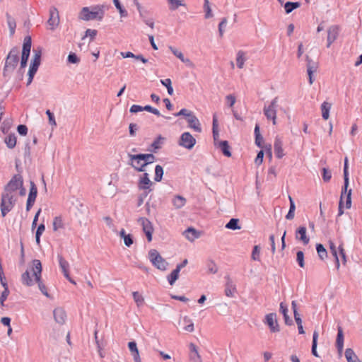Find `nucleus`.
Masks as SVG:
<instances>
[{
  "instance_id": "1",
  "label": "nucleus",
  "mask_w": 362,
  "mask_h": 362,
  "mask_svg": "<svg viewBox=\"0 0 362 362\" xmlns=\"http://www.w3.org/2000/svg\"><path fill=\"white\" fill-rule=\"evenodd\" d=\"M19 52L18 47H13L8 52L3 69V76L4 77L10 75L16 69L19 62Z\"/></svg>"
},
{
  "instance_id": "2",
  "label": "nucleus",
  "mask_w": 362,
  "mask_h": 362,
  "mask_svg": "<svg viewBox=\"0 0 362 362\" xmlns=\"http://www.w3.org/2000/svg\"><path fill=\"white\" fill-rule=\"evenodd\" d=\"M104 6H96L91 11L88 7H83L80 13V18L83 21L98 20L101 21L105 15Z\"/></svg>"
},
{
  "instance_id": "3",
  "label": "nucleus",
  "mask_w": 362,
  "mask_h": 362,
  "mask_svg": "<svg viewBox=\"0 0 362 362\" xmlns=\"http://www.w3.org/2000/svg\"><path fill=\"white\" fill-rule=\"evenodd\" d=\"M31 270L33 275L35 277V282L38 284L39 289L43 295L47 298H50V295L47 292L46 286L42 283L41 280L42 277V263L39 259H34L33 261V265Z\"/></svg>"
},
{
  "instance_id": "4",
  "label": "nucleus",
  "mask_w": 362,
  "mask_h": 362,
  "mask_svg": "<svg viewBox=\"0 0 362 362\" xmlns=\"http://www.w3.org/2000/svg\"><path fill=\"white\" fill-rule=\"evenodd\" d=\"M148 257L152 264L159 270L165 271L167 269L168 263L155 249H151L148 252Z\"/></svg>"
},
{
  "instance_id": "5",
  "label": "nucleus",
  "mask_w": 362,
  "mask_h": 362,
  "mask_svg": "<svg viewBox=\"0 0 362 362\" xmlns=\"http://www.w3.org/2000/svg\"><path fill=\"white\" fill-rule=\"evenodd\" d=\"M31 45V37L30 35L25 36L23 43V49L20 63V70L24 69L27 66L28 61L30 54Z\"/></svg>"
},
{
  "instance_id": "6",
  "label": "nucleus",
  "mask_w": 362,
  "mask_h": 362,
  "mask_svg": "<svg viewBox=\"0 0 362 362\" xmlns=\"http://www.w3.org/2000/svg\"><path fill=\"white\" fill-rule=\"evenodd\" d=\"M16 199L10 193H2L1 199V212L3 217L12 210L15 205Z\"/></svg>"
},
{
  "instance_id": "7",
  "label": "nucleus",
  "mask_w": 362,
  "mask_h": 362,
  "mask_svg": "<svg viewBox=\"0 0 362 362\" xmlns=\"http://www.w3.org/2000/svg\"><path fill=\"white\" fill-rule=\"evenodd\" d=\"M23 185V177L20 174L14 175L10 181L4 187V192L6 194L11 193L18 189L19 187Z\"/></svg>"
},
{
  "instance_id": "8",
  "label": "nucleus",
  "mask_w": 362,
  "mask_h": 362,
  "mask_svg": "<svg viewBox=\"0 0 362 362\" xmlns=\"http://www.w3.org/2000/svg\"><path fill=\"white\" fill-rule=\"evenodd\" d=\"M178 144L187 149H192L196 144V139L189 132H184L181 134Z\"/></svg>"
},
{
  "instance_id": "9",
  "label": "nucleus",
  "mask_w": 362,
  "mask_h": 362,
  "mask_svg": "<svg viewBox=\"0 0 362 362\" xmlns=\"http://www.w3.org/2000/svg\"><path fill=\"white\" fill-rule=\"evenodd\" d=\"M138 221L141 223L142 226V229L144 233H145L148 242H151L152 240V235L153 233V227L152 223L146 218H139Z\"/></svg>"
},
{
  "instance_id": "10",
  "label": "nucleus",
  "mask_w": 362,
  "mask_h": 362,
  "mask_svg": "<svg viewBox=\"0 0 362 362\" xmlns=\"http://www.w3.org/2000/svg\"><path fill=\"white\" fill-rule=\"evenodd\" d=\"M346 199V208L350 209L351 206V189L348 190L346 193H344V189L341 190V194L339 204V213L338 216H340L344 214L343 211V199Z\"/></svg>"
},
{
  "instance_id": "11",
  "label": "nucleus",
  "mask_w": 362,
  "mask_h": 362,
  "mask_svg": "<svg viewBox=\"0 0 362 362\" xmlns=\"http://www.w3.org/2000/svg\"><path fill=\"white\" fill-rule=\"evenodd\" d=\"M129 158V165H130L137 172L145 171L143 160L138 159V154H128Z\"/></svg>"
},
{
  "instance_id": "12",
  "label": "nucleus",
  "mask_w": 362,
  "mask_h": 362,
  "mask_svg": "<svg viewBox=\"0 0 362 362\" xmlns=\"http://www.w3.org/2000/svg\"><path fill=\"white\" fill-rule=\"evenodd\" d=\"M47 23L52 30H54L59 23V12L54 7L51 8L49 10V18L47 21Z\"/></svg>"
},
{
  "instance_id": "13",
  "label": "nucleus",
  "mask_w": 362,
  "mask_h": 362,
  "mask_svg": "<svg viewBox=\"0 0 362 362\" xmlns=\"http://www.w3.org/2000/svg\"><path fill=\"white\" fill-rule=\"evenodd\" d=\"M188 123V127L195 132L200 133L202 132V127L199 120L195 116V115L191 112V113L186 118Z\"/></svg>"
},
{
  "instance_id": "14",
  "label": "nucleus",
  "mask_w": 362,
  "mask_h": 362,
  "mask_svg": "<svg viewBox=\"0 0 362 362\" xmlns=\"http://www.w3.org/2000/svg\"><path fill=\"white\" fill-rule=\"evenodd\" d=\"M339 34V28L336 25H333L329 28L327 30V47H329L331 45L337 38Z\"/></svg>"
},
{
  "instance_id": "15",
  "label": "nucleus",
  "mask_w": 362,
  "mask_h": 362,
  "mask_svg": "<svg viewBox=\"0 0 362 362\" xmlns=\"http://www.w3.org/2000/svg\"><path fill=\"white\" fill-rule=\"evenodd\" d=\"M152 185H153V183L148 177V174L147 173H144L139 181V184H138L139 188L140 189H144V190L149 189V191H151V189L150 187Z\"/></svg>"
},
{
  "instance_id": "16",
  "label": "nucleus",
  "mask_w": 362,
  "mask_h": 362,
  "mask_svg": "<svg viewBox=\"0 0 362 362\" xmlns=\"http://www.w3.org/2000/svg\"><path fill=\"white\" fill-rule=\"evenodd\" d=\"M189 359L192 362H202L201 356L199 354L198 348L194 343L189 344Z\"/></svg>"
},
{
  "instance_id": "17",
  "label": "nucleus",
  "mask_w": 362,
  "mask_h": 362,
  "mask_svg": "<svg viewBox=\"0 0 362 362\" xmlns=\"http://www.w3.org/2000/svg\"><path fill=\"white\" fill-rule=\"evenodd\" d=\"M53 315L56 322L63 325L66 319L65 311L62 308H57L53 310Z\"/></svg>"
},
{
  "instance_id": "18",
  "label": "nucleus",
  "mask_w": 362,
  "mask_h": 362,
  "mask_svg": "<svg viewBox=\"0 0 362 362\" xmlns=\"http://www.w3.org/2000/svg\"><path fill=\"white\" fill-rule=\"evenodd\" d=\"M307 229L305 226H300L296 232V239L300 240L304 245L309 243L310 238L306 235Z\"/></svg>"
},
{
  "instance_id": "19",
  "label": "nucleus",
  "mask_w": 362,
  "mask_h": 362,
  "mask_svg": "<svg viewBox=\"0 0 362 362\" xmlns=\"http://www.w3.org/2000/svg\"><path fill=\"white\" fill-rule=\"evenodd\" d=\"M180 325L182 326V329L186 332H192L194 330V323L188 316H185L180 321Z\"/></svg>"
},
{
  "instance_id": "20",
  "label": "nucleus",
  "mask_w": 362,
  "mask_h": 362,
  "mask_svg": "<svg viewBox=\"0 0 362 362\" xmlns=\"http://www.w3.org/2000/svg\"><path fill=\"white\" fill-rule=\"evenodd\" d=\"M184 235L188 240L192 242L200 237V232L192 227H189L185 230Z\"/></svg>"
},
{
  "instance_id": "21",
  "label": "nucleus",
  "mask_w": 362,
  "mask_h": 362,
  "mask_svg": "<svg viewBox=\"0 0 362 362\" xmlns=\"http://www.w3.org/2000/svg\"><path fill=\"white\" fill-rule=\"evenodd\" d=\"M138 159L143 160L144 165L153 163L156 160V156L152 153H139Z\"/></svg>"
},
{
  "instance_id": "22",
  "label": "nucleus",
  "mask_w": 362,
  "mask_h": 362,
  "mask_svg": "<svg viewBox=\"0 0 362 362\" xmlns=\"http://www.w3.org/2000/svg\"><path fill=\"white\" fill-rule=\"evenodd\" d=\"M254 133H255V144L259 148H263L264 139H263V136L260 134L259 125L258 124H255Z\"/></svg>"
},
{
  "instance_id": "23",
  "label": "nucleus",
  "mask_w": 362,
  "mask_h": 362,
  "mask_svg": "<svg viewBox=\"0 0 362 362\" xmlns=\"http://www.w3.org/2000/svg\"><path fill=\"white\" fill-rule=\"evenodd\" d=\"M227 282L226 284L225 293L228 297H232L233 293L236 291L235 286L233 284V282L228 276H226Z\"/></svg>"
},
{
  "instance_id": "24",
  "label": "nucleus",
  "mask_w": 362,
  "mask_h": 362,
  "mask_svg": "<svg viewBox=\"0 0 362 362\" xmlns=\"http://www.w3.org/2000/svg\"><path fill=\"white\" fill-rule=\"evenodd\" d=\"M274 152H275L276 157L278 158H281L285 155L284 153V149L282 148V142L278 138H276L275 140Z\"/></svg>"
},
{
  "instance_id": "25",
  "label": "nucleus",
  "mask_w": 362,
  "mask_h": 362,
  "mask_svg": "<svg viewBox=\"0 0 362 362\" xmlns=\"http://www.w3.org/2000/svg\"><path fill=\"white\" fill-rule=\"evenodd\" d=\"M218 147L225 156L228 158L231 156L230 147L227 141H221Z\"/></svg>"
},
{
  "instance_id": "26",
  "label": "nucleus",
  "mask_w": 362,
  "mask_h": 362,
  "mask_svg": "<svg viewBox=\"0 0 362 362\" xmlns=\"http://www.w3.org/2000/svg\"><path fill=\"white\" fill-rule=\"evenodd\" d=\"M336 345L339 353H341L344 348V335L343 330L341 327H338V333L337 337Z\"/></svg>"
},
{
  "instance_id": "27",
  "label": "nucleus",
  "mask_w": 362,
  "mask_h": 362,
  "mask_svg": "<svg viewBox=\"0 0 362 362\" xmlns=\"http://www.w3.org/2000/svg\"><path fill=\"white\" fill-rule=\"evenodd\" d=\"M21 282L23 285L27 286H32L34 285V281L33 280L30 272L29 270H26L22 275H21Z\"/></svg>"
},
{
  "instance_id": "28",
  "label": "nucleus",
  "mask_w": 362,
  "mask_h": 362,
  "mask_svg": "<svg viewBox=\"0 0 362 362\" xmlns=\"http://www.w3.org/2000/svg\"><path fill=\"white\" fill-rule=\"evenodd\" d=\"M331 107L332 104L326 101L321 105L322 117L325 120L329 119Z\"/></svg>"
},
{
  "instance_id": "29",
  "label": "nucleus",
  "mask_w": 362,
  "mask_h": 362,
  "mask_svg": "<svg viewBox=\"0 0 362 362\" xmlns=\"http://www.w3.org/2000/svg\"><path fill=\"white\" fill-rule=\"evenodd\" d=\"M6 22L9 28L10 35H13L15 33L16 28V23L15 19L8 13H6Z\"/></svg>"
},
{
  "instance_id": "30",
  "label": "nucleus",
  "mask_w": 362,
  "mask_h": 362,
  "mask_svg": "<svg viewBox=\"0 0 362 362\" xmlns=\"http://www.w3.org/2000/svg\"><path fill=\"white\" fill-rule=\"evenodd\" d=\"M30 191L27 200L35 202L37 195V188L33 181L30 182Z\"/></svg>"
},
{
  "instance_id": "31",
  "label": "nucleus",
  "mask_w": 362,
  "mask_h": 362,
  "mask_svg": "<svg viewBox=\"0 0 362 362\" xmlns=\"http://www.w3.org/2000/svg\"><path fill=\"white\" fill-rule=\"evenodd\" d=\"M165 140V138L163 137L161 135H159L151 144L150 149H148L150 151L156 152L157 150L160 149L161 148V145L163 143V141Z\"/></svg>"
},
{
  "instance_id": "32",
  "label": "nucleus",
  "mask_w": 362,
  "mask_h": 362,
  "mask_svg": "<svg viewBox=\"0 0 362 362\" xmlns=\"http://www.w3.org/2000/svg\"><path fill=\"white\" fill-rule=\"evenodd\" d=\"M344 185L342 189L344 190V193H346L349 181V173H348V158H345L344 160Z\"/></svg>"
},
{
  "instance_id": "33",
  "label": "nucleus",
  "mask_w": 362,
  "mask_h": 362,
  "mask_svg": "<svg viewBox=\"0 0 362 362\" xmlns=\"http://www.w3.org/2000/svg\"><path fill=\"white\" fill-rule=\"evenodd\" d=\"M173 206L176 209H181L186 204V199L180 195H175L172 200Z\"/></svg>"
},
{
  "instance_id": "34",
  "label": "nucleus",
  "mask_w": 362,
  "mask_h": 362,
  "mask_svg": "<svg viewBox=\"0 0 362 362\" xmlns=\"http://www.w3.org/2000/svg\"><path fill=\"white\" fill-rule=\"evenodd\" d=\"M345 357L347 360V362H361L351 349H346Z\"/></svg>"
},
{
  "instance_id": "35",
  "label": "nucleus",
  "mask_w": 362,
  "mask_h": 362,
  "mask_svg": "<svg viewBox=\"0 0 362 362\" xmlns=\"http://www.w3.org/2000/svg\"><path fill=\"white\" fill-rule=\"evenodd\" d=\"M239 222H240V221L238 218H232L226 224L225 227L227 229L233 230L240 229L241 226H240Z\"/></svg>"
},
{
  "instance_id": "36",
  "label": "nucleus",
  "mask_w": 362,
  "mask_h": 362,
  "mask_svg": "<svg viewBox=\"0 0 362 362\" xmlns=\"http://www.w3.org/2000/svg\"><path fill=\"white\" fill-rule=\"evenodd\" d=\"M212 133L214 141L219 137L218 119L216 114L213 115Z\"/></svg>"
},
{
  "instance_id": "37",
  "label": "nucleus",
  "mask_w": 362,
  "mask_h": 362,
  "mask_svg": "<svg viewBox=\"0 0 362 362\" xmlns=\"http://www.w3.org/2000/svg\"><path fill=\"white\" fill-rule=\"evenodd\" d=\"M5 143L8 148H13L16 145L15 134H10L5 138Z\"/></svg>"
},
{
  "instance_id": "38",
  "label": "nucleus",
  "mask_w": 362,
  "mask_h": 362,
  "mask_svg": "<svg viewBox=\"0 0 362 362\" xmlns=\"http://www.w3.org/2000/svg\"><path fill=\"white\" fill-rule=\"evenodd\" d=\"M57 258L59 261V267L62 273L69 271V262L61 255H58Z\"/></svg>"
},
{
  "instance_id": "39",
  "label": "nucleus",
  "mask_w": 362,
  "mask_h": 362,
  "mask_svg": "<svg viewBox=\"0 0 362 362\" xmlns=\"http://www.w3.org/2000/svg\"><path fill=\"white\" fill-rule=\"evenodd\" d=\"M180 270L177 268H175L173 272L168 276V281L170 284V285L173 286L175 282L179 278V273Z\"/></svg>"
},
{
  "instance_id": "40",
  "label": "nucleus",
  "mask_w": 362,
  "mask_h": 362,
  "mask_svg": "<svg viewBox=\"0 0 362 362\" xmlns=\"http://www.w3.org/2000/svg\"><path fill=\"white\" fill-rule=\"evenodd\" d=\"M280 310L284 317L286 324L291 325L292 321L289 318V317L288 316V314H287L288 313L287 305L285 304L284 302H281L280 304Z\"/></svg>"
},
{
  "instance_id": "41",
  "label": "nucleus",
  "mask_w": 362,
  "mask_h": 362,
  "mask_svg": "<svg viewBox=\"0 0 362 362\" xmlns=\"http://www.w3.org/2000/svg\"><path fill=\"white\" fill-rule=\"evenodd\" d=\"M300 6V4L299 2H286L284 5L285 12L286 13H290L294 9L298 8Z\"/></svg>"
},
{
  "instance_id": "42",
  "label": "nucleus",
  "mask_w": 362,
  "mask_h": 362,
  "mask_svg": "<svg viewBox=\"0 0 362 362\" xmlns=\"http://www.w3.org/2000/svg\"><path fill=\"white\" fill-rule=\"evenodd\" d=\"M245 61V52L242 50L238 51L237 53V57H236L237 66L239 69H242L243 67Z\"/></svg>"
},
{
  "instance_id": "43",
  "label": "nucleus",
  "mask_w": 362,
  "mask_h": 362,
  "mask_svg": "<svg viewBox=\"0 0 362 362\" xmlns=\"http://www.w3.org/2000/svg\"><path fill=\"white\" fill-rule=\"evenodd\" d=\"M41 60L37 59V57H33L31 60L28 71L37 73V69L40 65Z\"/></svg>"
},
{
  "instance_id": "44",
  "label": "nucleus",
  "mask_w": 362,
  "mask_h": 362,
  "mask_svg": "<svg viewBox=\"0 0 362 362\" xmlns=\"http://www.w3.org/2000/svg\"><path fill=\"white\" fill-rule=\"evenodd\" d=\"M163 176V168L161 165H157L155 167V177L154 180L156 182H160Z\"/></svg>"
},
{
  "instance_id": "45",
  "label": "nucleus",
  "mask_w": 362,
  "mask_h": 362,
  "mask_svg": "<svg viewBox=\"0 0 362 362\" xmlns=\"http://www.w3.org/2000/svg\"><path fill=\"white\" fill-rule=\"evenodd\" d=\"M318 332L314 331L313 336V345H312V354L316 356L319 357L318 354L317 352V339H318Z\"/></svg>"
},
{
  "instance_id": "46",
  "label": "nucleus",
  "mask_w": 362,
  "mask_h": 362,
  "mask_svg": "<svg viewBox=\"0 0 362 362\" xmlns=\"http://www.w3.org/2000/svg\"><path fill=\"white\" fill-rule=\"evenodd\" d=\"M53 230L57 231L60 228H64L63 220L61 216H56L53 220Z\"/></svg>"
},
{
  "instance_id": "47",
  "label": "nucleus",
  "mask_w": 362,
  "mask_h": 362,
  "mask_svg": "<svg viewBox=\"0 0 362 362\" xmlns=\"http://www.w3.org/2000/svg\"><path fill=\"white\" fill-rule=\"evenodd\" d=\"M169 4V8L171 11L177 9L180 6H185L182 0H168Z\"/></svg>"
},
{
  "instance_id": "48",
  "label": "nucleus",
  "mask_w": 362,
  "mask_h": 362,
  "mask_svg": "<svg viewBox=\"0 0 362 362\" xmlns=\"http://www.w3.org/2000/svg\"><path fill=\"white\" fill-rule=\"evenodd\" d=\"M113 3L119 11L121 17H127L128 16L127 10L122 6L119 0H113Z\"/></svg>"
},
{
  "instance_id": "49",
  "label": "nucleus",
  "mask_w": 362,
  "mask_h": 362,
  "mask_svg": "<svg viewBox=\"0 0 362 362\" xmlns=\"http://www.w3.org/2000/svg\"><path fill=\"white\" fill-rule=\"evenodd\" d=\"M316 250L321 259H325L327 257V250L322 244H317Z\"/></svg>"
},
{
  "instance_id": "50",
  "label": "nucleus",
  "mask_w": 362,
  "mask_h": 362,
  "mask_svg": "<svg viewBox=\"0 0 362 362\" xmlns=\"http://www.w3.org/2000/svg\"><path fill=\"white\" fill-rule=\"evenodd\" d=\"M133 298L138 306H140L144 304V299L143 296L138 292L134 291L132 293Z\"/></svg>"
},
{
  "instance_id": "51",
  "label": "nucleus",
  "mask_w": 362,
  "mask_h": 362,
  "mask_svg": "<svg viewBox=\"0 0 362 362\" xmlns=\"http://www.w3.org/2000/svg\"><path fill=\"white\" fill-rule=\"evenodd\" d=\"M329 248H330L332 255L336 259V266L337 268H339V257L337 256V247H336L335 245L334 244V243H332L331 241L329 242Z\"/></svg>"
},
{
  "instance_id": "52",
  "label": "nucleus",
  "mask_w": 362,
  "mask_h": 362,
  "mask_svg": "<svg viewBox=\"0 0 362 362\" xmlns=\"http://www.w3.org/2000/svg\"><path fill=\"white\" fill-rule=\"evenodd\" d=\"M206 267H207V269H208L209 272H210L211 274L217 273L218 267H217L216 263L213 260H211V259L208 260Z\"/></svg>"
},
{
  "instance_id": "53",
  "label": "nucleus",
  "mask_w": 362,
  "mask_h": 362,
  "mask_svg": "<svg viewBox=\"0 0 362 362\" xmlns=\"http://www.w3.org/2000/svg\"><path fill=\"white\" fill-rule=\"evenodd\" d=\"M10 293V291L8 288H6L4 289V291L1 292V296H0V305L1 307H4V302L7 299L8 295Z\"/></svg>"
},
{
  "instance_id": "54",
  "label": "nucleus",
  "mask_w": 362,
  "mask_h": 362,
  "mask_svg": "<svg viewBox=\"0 0 362 362\" xmlns=\"http://www.w3.org/2000/svg\"><path fill=\"white\" fill-rule=\"evenodd\" d=\"M260 247L259 245H255L252 252V259L255 261L259 260Z\"/></svg>"
},
{
  "instance_id": "55",
  "label": "nucleus",
  "mask_w": 362,
  "mask_h": 362,
  "mask_svg": "<svg viewBox=\"0 0 362 362\" xmlns=\"http://www.w3.org/2000/svg\"><path fill=\"white\" fill-rule=\"evenodd\" d=\"M204 9L205 11V18H209L213 16L211 9L209 6V0H204Z\"/></svg>"
},
{
  "instance_id": "56",
  "label": "nucleus",
  "mask_w": 362,
  "mask_h": 362,
  "mask_svg": "<svg viewBox=\"0 0 362 362\" xmlns=\"http://www.w3.org/2000/svg\"><path fill=\"white\" fill-rule=\"evenodd\" d=\"M98 31L96 30H92V29H87L85 32V35L83 37L82 39H84L85 37L89 36L90 37V41H93L95 36L97 35Z\"/></svg>"
},
{
  "instance_id": "57",
  "label": "nucleus",
  "mask_w": 362,
  "mask_h": 362,
  "mask_svg": "<svg viewBox=\"0 0 362 362\" xmlns=\"http://www.w3.org/2000/svg\"><path fill=\"white\" fill-rule=\"evenodd\" d=\"M67 61L70 64H78L80 62V59L75 53L70 52L68 55Z\"/></svg>"
},
{
  "instance_id": "58",
  "label": "nucleus",
  "mask_w": 362,
  "mask_h": 362,
  "mask_svg": "<svg viewBox=\"0 0 362 362\" xmlns=\"http://www.w3.org/2000/svg\"><path fill=\"white\" fill-rule=\"evenodd\" d=\"M296 260L301 268H303L305 266L304 262V254L302 251H298L296 254Z\"/></svg>"
},
{
  "instance_id": "59",
  "label": "nucleus",
  "mask_w": 362,
  "mask_h": 362,
  "mask_svg": "<svg viewBox=\"0 0 362 362\" xmlns=\"http://www.w3.org/2000/svg\"><path fill=\"white\" fill-rule=\"evenodd\" d=\"M332 178L331 171L325 168L322 169V179L325 182H329Z\"/></svg>"
},
{
  "instance_id": "60",
  "label": "nucleus",
  "mask_w": 362,
  "mask_h": 362,
  "mask_svg": "<svg viewBox=\"0 0 362 362\" xmlns=\"http://www.w3.org/2000/svg\"><path fill=\"white\" fill-rule=\"evenodd\" d=\"M227 24V18H223L221 19L220 23L218 24V33L221 37L223 36V32H224V28L226 26Z\"/></svg>"
},
{
  "instance_id": "61",
  "label": "nucleus",
  "mask_w": 362,
  "mask_h": 362,
  "mask_svg": "<svg viewBox=\"0 0 362 362\" xmlns=\"http://www.w3.org/2000/svg\"><path fill=\"white\" fill-rule=\"evenodd\" d=\"M144 110H146L147 112H149L151 113H153V115H155L156 116H158V117L161 116V115H160V112L158 111V110H157L155 107H151L149 105H147L144 106Z\"/></svg>"
},
{
  "instance_id": "62",
  "label": "nucleus",
  "mask_w": 362,
  "mask_h": 362,
  "mask_svg": "<svg viewBox=\"0 0 362 362\" xmlns=\"http://www.w3.org/2000/svg\"><path fill=\"white\" fill-rule=\"evenodd\" d=\"M28 127L25 124H19L17 127V131L21 136H25L28 134Z\"/></svg>"
},
{
  "instance_id": "63",
  "label": "nucleus",
  "mask_w": 362,
  "mask_h": 362,
  "mask_svg": "<svg viewBox=\"0 0 362 362\" xmlns=\"http://www.w3.org/2000/svg\"><path fill=\"white\" fill-rule=\"evenodd\" d=\"M169 49L175 56H176L180 60H183L184 54L180 51L172 46H170Z\"/></svg>"
},
{
  "instance_id": "64",
  "label": "nucleus",
  "mask_w": 362,
  "mask_h": 362,
  "mask_svg": "<svg viewBox=\"0 0 362 362\" xmlns=\"http://www.w3.org/2000/svg\"><path fill=\"white\" fill-rule=\"evenodd\" d=\"M124 243L127 247H130L134 243V238L132 235L128 234L127 236L124 237Z\"/></svg>"
}]
</instances>
